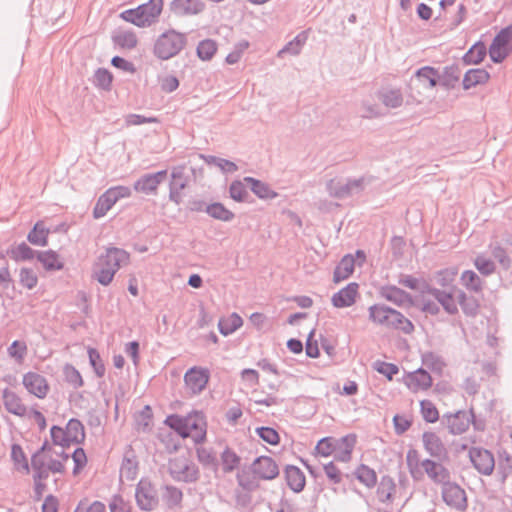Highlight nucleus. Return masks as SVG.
I'll list each match as a JSON object with an SVG mask.
<instances>
[{
    "label": "nucleus",
    "mask_w": 512,
    "mask_h": 512,
    "mask_svg": "<svg viewBox=\"0 0 512 512\" xmlns=\"http://www.w3.org/2000/svg\"><path fill=\"white\" fill-rule=\"evenodd\" d=\"M205 212L211 218L223 222H230L235 217V214L220 202H213L207 205L205 208Z\"/></svg>",
    "instance_id": "4c0bfd02"
},
{
    "label": "nucleus",
    "mask_w": 512,
    "mask_h": 512,
    "mask_svg": "<svg viewBox=\"0 0 512 512\" xmlns=\"http://www.w3.org/2000/svg\"><path fill=\"white\" fill-rule=\"evenodd\" d=\"M469 458L473 467L480 473L489 476L493 473L495 460L492 452L481 447H472L469 450Z\"/></svg>",
    "instance_id": "0eeeda50"
},
{
    "label": "nucleus",
    "mask_w": 512,
    "mask_h": 512,
    "mask_svg": "<svg viewBox=\"0 0 512 512\" xmlns=\"http://www.w3.org/2000/svg\"><path fill=\"white\" fill-rule=\"evenodd\" d=\"M138 460L131 446L124 453L120 467V478L128 481L134 480L138 475Z\"/></svg>",
    "instance_id": "aec40b11"
},
{
    "label": "nucleus",
    "mask_w": 512,
    "mask_h": 512,
    "mask_svg": "<svg viewBox=\"0 0 512 512\" xmlns=\"http://www.w3.org/2000/svg\"><path fill=\"white\" fill-rule=\"evenodd\" d=\"M169 474L177 482L194 483L200 478L199 468L185 457H175L169 461Z\"/></svg>",
    "instance_id": "20e7f679"
},
{
    "label": "nucleus",
    "mask_w": 512,
    "mask_h": 512,
    "mask_svg": "<svg viewBox=\"0 0 512 512\" xmlns=\"http://www.w3.org/2000/svg\"><path fill=\"white\" fill-rule=\"evenodd\" d=\"M422 363L433 372L442 373L445 363L443 359L434 352H426L422 355Z\"/></svg>",
    "instance_id": "5fc2aeb1"
},
{
    "label": "nucleus",
    "mask_w": 512,
    "mask_h": 512,
    "mask_svg": "<svg viewBox=\"0 0 512 512\" xmlns=\"http://www.w3.org/2000/svg\"><path fill=\"white\" fill-rule=\"evenodd\" d=\"M162 499L169 509L180 507L183 500V492L173 485H166Z\"/></svg>",
    "instance_id": "a19ab883"
},
{
    "label": "nucleus",
    "mask_w": 512,
    "mask_h": 512,
    "mask_svg": "<svg viewBox=\"0 0 512 512\" xmlns=\"http://www.w3.org/2000/svg\"><path fill=\"white\" fill-rule=\"evenodd\" d=\"M89 362L97 377L102 378L105 375V365L99 352L95 348L88 349Z\"/></svg>",
    "instance_id": "680f3d73"
},
{
    "label": "nucleus",
    "mask_w": 512,
    "mask_h": 512,
    "mask_svg": "<svg viewBox=\"0 0 512 512\" xmlns=\"http://www.w3.org/2000/svg\"><path fill=\"white\" fill-rule=\"evenodd\" d=\"M196 454L198 461L206 468H210L213 471H217L219 467V461L216 454L211 448L198 447L196 448Z\"/></svg>",
    "instance_id": "a18cd8bd"
},
{
    "label": "nucleus",
    "mask_w": 512,
    "mask_h": 512,
    "mask_svg": "<svg viewBox=\"0 0 512 512\" xmlns=\"http://www.w3.org/2000/svg\"><path fill=\"white\" fill-rule=\"evenodd\" d=\"M120 17L126 22H130L138 27H147V23H145L142 12H140V7H136L134 9H128L123 11L120 14Z\"/></svg>",
    "instance_id": "69168bd1"
},
{
    "label": "nucleus",
    "mask_w": 512,
    "mask_h": 512,
    "mask_svg": "<svg viewBox=\"0 0 512 512\" xmlns=\"http://www.w3.org/2000/svg\"><path fill=\"white\" fill-rule=\"evenodd\" d=\"M338 446V439L334 437H324L320 439L315 447L317 454L327 457L334 454Z\"/></svg>",
    "instance_id": "6e6d98bb"
},
{
    "label": "nucleus",
    "mask_w": 512,
    "mask_h": 512,
    "mask_svg": "<svg viewBox=\"0 0 512 512\" xmlns=\"http://www.w3.org/2000/svg\"><path fill=\"white\" fill-rule=\"evenodd\" d=\"M3 402L6 410L17 416H25L27 409L21 398L8 388L3 391Z\"/></svg>",
    "instance_id": "a878e982"
},
{
    "label": "nucleus",
    "mask_w": 512,
    "mask_h": 512,
    "mask_svg": "<svg viewBox=\"0 0 512 512\" xmlns=\"http://www.w3.org/2000/svg\"><path fill=\"white\" fill-rule=\"evenodd\" d=\"M64 429L70 446L72 444H81L84 442L85 430L80 420L76 418L70 419Z\"/></svg>",
    "instance_id": "c85d7f7f"
},
{
    "label": "nucleus",
    "mask_w": 512,
    "mask_h": 512,
    "mask_svg": "<svg viewBox=\"0 0 512 512\" xmlns=\"http://www.w3.org/2000/svg\"><path fill=\"white\" fill-rule=\"evenodd\" d=\"M23 385L29 393L40 399L45 398L49 391L46 378L35 372H28L23 376Z\"/></svg>",
    "instance_id": "4468645a"
},
{
    "label": "nucleus",
    "mask_w": 512,
    "mask_h": 512,
    "mask_svg": "<svg viewBox=\"0 0 512 512\" xmlns=\"http://www.w3.org/2000/svg\"><path fill=\"white\" fill-rule=\"evenodd\" d=\"M420 411L427 423H435L439 420V412L430 400L425 399L420 402Z\"/></svg>",
    "instance_id": "13d9d810"
},
{
    "label": "nucleus",
    "mask_w": 512,
    "mask_h": 512,
    "mask_svg": "<svg viewBox=\"0 0 512 512\" xmlns=\"http://www.w3.org/2000/svg\"><path fill=\"white\" fill-rule=\"evenodd\" d=\"M205 3L202 0H172L169 10L178 17L193 16L202 13Z\"/></svg>",
    "instance_id": "f8f14e48"
},
{
    "label": "nucleus",
    "mask_w": 512,
    "mask_h": 512,
    "mask_svg": "<svg viewBox=\"0 0 512 512\" xmlns=\"http://www.w3.org/2000/svg\"><path fill=\"white\" fill-rule=\"evenodd\" d=\"M137 506L143 511H152L158 505L157 490L152 483L146 479H141L135 491Z\"/></svg>",
    "instance_id": "423d86ee"
},
{
    "label": "nucleus",
    "mask_w": 512,
    "mask_h": 512,
    "mask_svg": "<svg viewBox=\"0 0 512 512\" xmlns=\"http://www.w3.org/2000/svg\"><path fill=\"white\" fill-rule=\"evenodd\" d=\"M354 474L357 480L367 488H373L377 483L376 472L365 464L359 465Z\"/></svg>",
    "instance_id": "c03bdc74"
},
{
    "label": "nucleus",
    "mask_w": 512,
    "mask_h": 512,
    "mask_svg": "<svg viewBox=\"0 0 512 512\" xmlns=\"http://www.w3.org/2000/svg\"><path fill=\"white\" fill-rule=\"evenodd\" d=\"M442 499L450 507L463 511L467 508V498L464 489L449 481L442 487Z\"/></svg>",
    "instance_id": "6e6552de"
},
{
    "label": "nucleus",
    "mask_w": 512,
    "mask_h": 512,
    "mask_svg": "<svg viewBox=\"0 0 512 512\" xmlns=\"http://www.w3.org/2000/svg\"><path fill=\"white\" fill-rule=\"evenodd\" d=\"M307 39L308 32H300L298 35L294 37L293 40L288 42L281 50H279L278 57H283V55L285 54H290L292 56L299 55Z\"/></svg>",
    "instance_id": "e433bc0d"
},
{
    "label": "nucleus",
    "mask_w": 512,
    "mask_h": 512,
    "mask_svg": "<svg viewBox=\"0 0 512 512\" xmlns=\"http://www.w3.org/2000/svg\"><path fill=\"white\" fill-rule=\"evenodd\" d=\"M37 260L42 263L47 271L61 270L64 264L59 260V255L53 250L37 252Z\"/></svg>",
    "instance_id": "c9c22d12"
},
{
    "label": "nucleus",
    "mask_w": 512,
    "mask_h": 512,
    "mask_svg": "<svg viewBox=\"0 0 512 512\" xmlns=\"http://www.w3.org/2000/svg\"><path fill=\"white\" fill-rule=\"evenodd\" d=\"M244 182L249 184L251 191L261 199H274L278 195L267 183L253 177H245Z\"/></svg>",
    "instance_id": "473e14b6"
},
{
    "label": "nucleus",
    "mask_w": 512,
    "mask_h": 512,
    "mask_svg": "<svg viewBox=\"0 0 512 512\" xmlns=\"http://www.w3.org/2000/svg\"><path fill=\"white\" fill-rule=\"evenodd\" d=\"M6 254L16 262L28 261L32 260L35 256L37 257V251L33 250L25 242L17 246H11L6 250Z\"/></svg>",
    "instance_id": "2f4dec72"
},
{
    "label": "nucleus",
    "mask_w": 512,
    "mask_h": 512,
    "mask_svg": "<svg viewBox=\"0 0 512 512\" xmlns=\"http://www.w3.org/2000/svg\"><path fill=\"white\" fill-rule=\"evenodd\" d=\"M64 376L67 383L74 388H80L84 382L80 372L71 364H66L64 367Z\"/></svg>",
    "instance_id": "0e129e2a"
},
{
    "label": "nucleus",
    "mask_w": 512,
    "mask_h": 512,
    "mask_svg": "<svg viewBox=\"0 0 512 512\" xmlns=\"http://www.w3.org/2000/svg\"><path fill=\"white\" fill-rule=\"evenodd\" d=\"M396 494V484L394 479L389 475L381 477L378 483L376 496L379 502L390 505L393 503Z\"/></svg>",
    "instance_id": "6ab92c4d"
},
{
    "label": "nucleus",
    "mask_w": 512,
    "mask_h": 512,
    "mask_svg": "<svg viewBox=\"0 0 512 512\" xmlns=\"http://www.w3.org/2000/svg\"><path fill=\"white\" fill-rule=\"evenodd\" d=\"M221 469L223 473H231L239 468L241 457L230 447L226 446L220 454Z\"/></svg>",
    "instance_id": "7c9ffc66"
},
{
    "label": "nucleus",
    "mask_w": 512,
    "mask_h": 512,
    "mask_svg": "<svg viewBox=\"0 0 512 512\" xmlns=\"http://www.w3.org/2000/svg\"><path fill=\"white\" fill-rule=\"evenodd\" d=\"M489 56L494 63H501L508 56L506 46L501 45L496 39H493L489 47Z\"/></svg>",
    "instance_id": "774afa93"
},
{
    "label": "nucleus",
    "mask_w": 512,
    "mask_h": 512,
    "mask_svg": "<svg viewBox=\"0 0 512 512\" xmlns=\"http://www.w3.org/2000/svg\"><path fill=\"white\" fill-rule=\"evenodd\" d=\"M355 260L352 255H345L337 264L333 272V282L339 283L348 279L354 272Z\"/></svg>",
    "instance_id": "cd10ccee"
},
{
    "label": "nucleus",
    "mask_w": 512,
    "mask_h": 512,
    "mask_svg": "<svg viewBox=\"0 0 512 512\" xmlns=\"http://www.w3.org/2000/svg\"><path fill=\"white\" fill-rule=\"evenodd\" d=\"M200 157L208 165L217 166L223 173H234L238 170V166L230 160L220 158L214 155L200 154Z\"/></svg>",
    "instance_id": "de8ad7c7"
},
{
    "label": "nucleus",
    "mask_w": 512,
    "mask_h": 512,
    "mask_svg": "<svg viewBox=\"0 0 512 512\" xmlns=\"http://www.w3.org/2000/svg\"><path fill=\"white\" fill-rule=\"evenodd\" d=\"M422 441L425 450L431 457L437 461L442 462L448 459V451L443 444L441 438L434 432H424Z\"/></svg>",
    "instance_id": "ddd939ff"
},
{
    "label": "nucleus",
    "mask_w": 512,
    "mask_h": 512,
    "mask_svg": "<svg viewBox=\"0 0 512 512\" xmlns=\"http://www.w3.org/2000/svg\"><path fill=\"white\" fill-rule=\"evenodd\" d=\"M405 384L413 392L427 390L432 386V377L426 370L419 368L407 374Z\"/></svg>",
    "instance_id": "a211bd4d"
},
{
    "label": "nucleus",
    "mask_w": 512,
    "mask_h": 512,
    "mask_svg": "<svg viewBox=\"0 0 512 512\" xmlns=\"http://www.w3.org/2000/svg\"><path fill=\"white\" fill-rule=\"evenodd\" d=\"M490 74L481 68L469 69L463 78L462 84L465 90L488 82Z\"/></svg>",
    "instance_id": "c756f323"
},
{
    "label": "nucleus",
    "mask_w": 512,
    "mask_h": 512,
    "mask_svg": "<svg viewBox=\"0 0 512 512\" xmlns=\"http://www.w3.org/2000/svg\"><path fill=\"white\" fill-rule=\"evenodd\" d=\"M19 282L23 287L31 290L36 287L38 277L32 269L23 267L20 269Z\"/></svg>",
    "instance_id": "338daca9"
},
{
    "label": "nucleus",
    "mask_w": 512,
    "mask_h": 512,
    "mask_svg": "<svg viewBox=\"0 0 512 512\" xmlns=\"http://www.w3.org/2000/svg\"><path fill=\"white\" fill-rule=\"evenodd\" d=\"M461 284L469 291L481 294L484 288V281L473 270H465L460 277Z\"/></svg>",
    "instance_id": "72a5a7b5"
},
{
    "label": "nucleus",
    "mask_w": 512,
    "mask_h": 512,
    "mask_svg": "<svg viewBox=\"0 0 512 512\" xmlns=\"http://www.w3.org/2000/svg\"><path fill=\"white\" fill-rule=\"evenodd\" d=\"M359 285L356 282H351L344 288L336 292L332 298V305L336 308H346L352 306L358 295Z\"/></svg>",
    "instance_id": "f3484780"
},
{
    "label": "nucleus",
    "mask_w": 512,
    "mask_h": 512,
    "mask_svg": "<svg viewBox=\"0 0 512 512\" xmlns=\"http://www.w3.org/2000/svg\"><path fill=\"white\" fill-rule=\"evenodd\" d=\"M163 0H149L147 3L139 5L142 17L147 23V27L158 21L163 10Z\"/></svg>",
    "instance_id": "393cba45"
},
{
    "label": "nucleus",
    "mask_w": 512,
    "mask_h": 512,
    "mask_svg": "<svg viewBox=\"0 0 512 512\" xmlns=\"http://www.w3.org/2000/svg\"><path fill=\"white\" fill-rule=\"evenodd\" d=\"M422 468L428 477L437 484H442V487L450 481V472L439 461L425 459L421 463Z\"/></svg>",
    "instance_id": "dca6fc26"
},
{
    "label": "nucleus",
    "mask_w": 512,
    "mask_h": 512,
    "mask_svg": "<svg viewBox=\"0 0 512 512\" xmlns=\"http://www.w3.org/2000/svg\"><path fill=\"white\" fill-rule=\"evenodd\" d=\"M116 200L107 189L96 201L93 208V217L99 219L104 217L107 212L115 205Z\"/></svg>",
    "instance_id": "f704fd0d"
},
{
    "label": "nucleus",
    "mask_w": 512,
    "mask_h": 512,
    "mask_svg": "<svg viewBox=\"0 0 512 512\" xmlns=\"http://www.w3.org/2000/svg\"><path fill=\"white\" fill-rule=\"evenodd\" d=\"M11 459L14 462L15 468L25 474L30 472V466L27 457L19 444H13L11 447Z\"/></svg>",
    "instance_id": "8fccbe9b"
},
{
    "label": "nucleus",
    "mask_w": 512,
    "mask_h": 512,
    "mask_svg": "<svg viewBox=\"0 0 512 512\" xmlns=\"http://www.w3.org/2000/svg\"><path fill=\"white\" fill-rule=\"evenodd\" d=\"M112 80V74L105 68H98L94 73V85L105 91H109L111 89Z\"/></svg>",
    "instance_id": "4d7b16f0"
},
{
    "label": "nucleus",
    "mask_w": 512,
    "mask_h": 512,
    "mask_svg": "<svg viewBox=\"0 0 512 512\" xmlns=\"http://www.w3.org/2000/svg\"><path fill=\"white\" fill-rule=\"evenodd\" d=\"M167 170L156 173H148L141 176L133 185L136 192L152 194L157 191L158 186L166 179Z\"/></svg>",
    "instance_id": "9b49d317"
},
{
    "label": "nucleus",
    "mask_w": 512,
    "mask_h": 512,
    "mask_svg": "<svg viewBox=\"0 0 512 512\" xmlns=\"http://www.w3.org/2000/svg\"><path fill=\"white\" fill-rule=\"evenodd\" d=\"M31 468L33 470V480H46L49 477L47 464L42 457H38V454L32 455Z\"/></svg>",
    "instance_id": "603ef678"
},
{
    "label": "nucleus",
    "mask_w": 512,
    "mask_h": 512,
    "mask_svg": "<svg viewBox=\"0 0 512 512\" xmlns=\"http://www.w3.org/2000/svg\"><path fill=\"white\" fill-rule=\"evenodd\" d=\"M49 230L44 227L42 222H37L33 229L28 233L27 240L36 246H46L48 243Z\"/></svg>",
    "instance_id": "49530a36"
},
{
    "label": "nucleus",
    "mask_w": 512,
    "mask_h": 512,
    "mask_svg": "<svg viewBox=\"0 0 512 512\" xmlns=\"http://www.w3.org/2000/svg\"><path fill=\"white\" fill-rule=\"evenodd\" d=\"M164 424L174 430L182 438L189 437V432L187 430V416L183 417L178 414L168 415Z\"/></svg>",
    "instance_id": "79ce46f5"
},
{
    "label": "nucleus",
    "mask_w": 512,
    "mask_h": 512,
    "mask_svg": "<svg viewBox=\"0 0 512 512\" xmlns=\"http://www.w3.org/2000/svg\"><path fill=\"white\" fill-rule=\"evenodd\" d=\"M251 471L261 480H272L279 475L277 463L269 456L257 457L251 464Z\"/></svg>",
    "instance_id": "1a4fd4ad"
},
{
    "label": "nucleus",
    "mask_w": 512,
    "mask_h": 512,
    "mask_svg": "<svg viewBox=\"0 0 512 512\" xmlns=\"http://www.w3.org/2000/svg\"><path fill=\"white\" fill-rule=\"evenodd\" d=\"M415 77L421 82H428L429 88H434L439 83V71L432 66H424L415 72Z\"/></svg>",
    "instance_id": "3c124183"
},
{
    "label": "nucleus",
    "mask_w": 512,
    "mask_h": 512,
    "mask_svg": "<svg viewBox=\"0 0 512 512\" xmlns=\"http://www.w3.org/2000/svg\"><path fill=\"white\" fill-rule=\"evenodd\" d=\"M378 98L388 108H398L403 104L400 89H383L379 91Z\"/></svg>",
    "instance_id": "58836bf2"
},
{
    "label": "nucleus",
    "mask_w": 512,
    "mask_h": 512,
    "mask_svg": "<svg viewBox=\"0 0 512 512\" xmlns=\"http://www.w3.org/2000/svg\"><path fill=\"white\" fill-rule=\"evenodd\" d=\"M356 444V435L348 434L338 438V446L334 452V459L340 462H349Z\"/></svg>",
    "instance_id": "5701e85b"
},
{
    "label": "nucleus",
    "mask_w": 512,
    "mask_h": 512,
    "mask_svg": "<svg viewBox=\"0 0 512 512\" xmlns=\"http://www.w3.org/2000/svg\"><path fill=\"white\" fill-rule=\"evenodd\" d=\"M187 38L183 33L173 29L161 34L155 42L154 54L162 60L176 56L186 45Z\"/></svg>",
    "instance_id": "7ed1b4c3"
},
{
    "label": "nucleus",
    "mask_w": 512,
    "mask_h": 512,
    "mask_svg": "<svg viewBox=\"0 0 512 512\" xmlns=\"http://www.w3.org/2000/svg\"><path fill=\"white\" fill-rule=\"evenodd\" d=\"M187 430L189 437H191L196 444L202 443L206 438V422L204 416L197 411L188 414Z\"/></svg>",
    "instance_id": "2eb2a0df"
},
{
    "label": "nucleus",
    "mask_w": 512,
    "mask_h": 512,
    "mask_svg": "<svg viewBox=\"0 0 512 512\" xmlns=\"http://www.w3.org/2000/svg\"><path fill=\"white\" fill-rule=\"evenodd\" d=\"M461 68L458 64L445 66L442 73H439V84L447 90L455 88L460 80Z\"/></svg>",
    "instance_id": "bb28decb"
},
{
    "label": "nucleus",
    "mask_w": 512,
    "mask_h": 512,
    "mask_svg": "<svg viewBox=\"0 0 512 512\" xmlns=\"http://www.w3.org/2000/svg\"><path fill=\"white\" fill-rule=\"evenodd\" d=\"M457 302L465 316L475 318L479 314L480 301L474 295H468L463 290H457Z\"/></svg>",
    "instance_id": "412c9836"
},
{
    "label": "nucleus",
    "mask_w": 512,
    "mask_h": 512,
    "mask_svg": "<svg viewBox=\"0 0 512 512\" xmlns=\"http://www.w3.org/2000/svg\"><path fill=\"white\" fill-rule=\"evenodd\" d=\"M242 324V318L237 313H232L228 318L219 320L218 329L223 336H228L239 329Z\"/></svg>",
    "instance_id": "37998d69"
},
{
    "label": "nucleus",
    "mask_w": 512,
    "mask_h": 512,
    "mask_svg": "<svg viewBox=\"0 0 512 512\" xmlns=\"http://www.w3.org/2000/svg\"><path fill=\"white\" fill-rule=\"evenodd\" d=\"M113 40L118 46L127 49L135 48L138 43L136 34L132 31L120 32L113 37Z\"/></svg>",
    "instance_id": "bf43d9fd"
},
{
    "label": "nucleus",
    "mask_w": 512,
    "mask_h": 512,
    "mask_svg": "<svg viewBox=\"0 0 512 512\" xmlns=\"http://www.w3.org/2000/svg\"><path fill=\"white\" fill-rule=\"evenodd\" d=\"M380 295L387 301H390L400 307L406 303L412 304V296L405 290L394 285L382 287L380 290Z\"/></svg>",
    "instance_id": "4be33fe9"
},
{
    "label": "nucleus",
    "mask_w": 512,
    "mask_h": 512,
    "mask_svg": "<svg viewBox=\"0 0 512 512\" xmlns=\"http://www.w3.org/2000/svg\"><path fill=\"white\" fill-rule=\"evenodd\" d=\"M434 298L448 314L455 315L458 313V307L453 292H447L439 289Z\"/></svg>",
    "instance_id": "09e8293b"
},
{
    "label": "nucleus",
    "mask_w": 512,
    "mask_h": 512,
    "mask_svg": "<svg viewBox=\"0 0 512 512\" xmlns=\"http://www.w3.org/2000/svg\"><path fill=\"white\" fill-rule=\"evenodd\" d=\"M130 261V254L117 247H107L100 254L92 267V278L103 286H108L116 272Z\"/></svg>",
    "instance_id": "f257e3e1"
},
{
    "label": "nucleus",
    "mask_w": 512,
    "mask_h": 512,
    "mask_svg": "<svg viewBox=\"0 0 512 512\" xmlns=\"http://www.w3.org/2000/svg\"><path fill=\"white\" fill-rule=\"evenodd\" d=\"M8 355L21 363L27 354V345L24 341L15 340L7 349Z\"/></svg>",
    "instance_id": "e2e57ef3"
},
{
    "label": "nucleus",
    "mask_w": 512,
    "mask_h": 512,
    "mask_svg": "<svg viewBox=\"0 0 512 512\" xmlns=\"http://www.w3.org/2000/svg\"><path fill=\"white\" fill-rule=\"evenodd\" d=\"M284 476L288 487L295 493L303 491L306 478L302 470L294 465H287L284 470Z\"/></svg>",
    "instance_id": "b1692460"
},
{
    "label": "nucleus",
    "mask_w": 512,
    "mask_h": 512,
    "mask_svg": "<svg viewBox=\"0 0 512 512\" xmlns=\"http://www.w3.org/2000/svg\"><path fill=\"white\" fill-rule=\"evenodd\" d=\"M209 370L200 367L190 368L184 375V382L193 394L202 392L209 381Z\"/></svg>",
    "instance_id": "9d476101"
},
{
    "label": "nucleus",
    "mask_w": 512,
    "mask_h": 512,
    "mask_svg": "<svg viewBox=\"0 0 512 512\" xmlns=\"http://www.w3.org/2000/svg\"><path fill=\"white\" fill-rule=\"evenodd\" d=\"M196 51L201 60H211L217 51V44L214 40L205 39L199 42Z\"/></svg>",
    "instance_id": "864d4df0"
},
{
    "label": "nucleus",
    "mask_w": 512,
    "mask_h": 512,
    "mask_svg": "<svg viewBox=\"0 0 512 512\" xmlns=\"http://www.w3.org/2000/svg\"><path fill=\"white\" fill-rule=\"evenodd\" d=\"M475 417L473 409L469 411L459 410L455 413H446L442 416V424H444L449 432L453 435L465 433Z\"/></svg>",
    "instance_id": "39448f33"
},
{
    "label": "nucleus",
    "mask_w": 512,
    "mask_h": 512,
    "mask_svg": "<svg viewBox=\"0 0 512 512\" xmlns=\"http://www.w3.org/2000/svg\"><path fill=\"white\" fill-rule=\"evenodd\" d=\"M487 54L486 46L483 42L475 43L462 57L464 64L476 65L483 61Z\"/></svg>",
    "instance_id": "ea45409f"
},
{
    "label": "nucleus",
    "mask_w": 512,
    "mask_h": 512,
    "mask_svg": "<svg viewBox=\"0 0 512 512\" xmlns=\"http://www.w3.org/2000/svg\"><path fill=\"white\" fill-rule=\"evenodd\" d=\"M230 197L237 202L246 201L249 193L245 184L240 180H234L229 187Z\"/></svg>",
    "instance_id": "052dcab7"
},
{
    "label": "nucleus",
    "mask_w": 512,
    "mask_h": 512,
    "mask_svg": "<svg viewBox=\"0 0 512 512\" xmlns=\"http://www.w3.org/2000/svg\"><path fill=\"white\" fill-rule=\"evenodd\" d=\"M369 320L386 328L399 330L404 334L414 331L413 323L400 311L385 304H374L369 307Z\"/></svg>",
    "instance_id": "f03ea898"
}]
</instances>
